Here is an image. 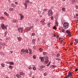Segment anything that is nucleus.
Here are the masks:
<instances>
[{
  "label": "nucleus",
  "instance_id": "4be33fe9",
  "mask_svg": "<svg viewBox=\"0 0 78 78\" xmlns=\"http://www.w3.org/2000/svg\"><path fill=\"white\" fill-rule=\"evenodd\" d=\"M33 70H36V67H35V66H33Z\"/></svg>",
  "mask_w": 78,
  "mask_h": 78
},
{
  "label": "nucleus",
  "instance_id": "c9c22d12",
  "mask_svg": "<svg viewBox=\"0 0 78 78\" xmlns=\"http://www.w3.org/2000/svg\"><path fill=\"white\" fill-rule=\"evenodd\" d=\"M9 68H10V69H12L13 68V66H9Z\"/></svg>",
  "mask_w": 78,
  "mask_h": 78
},
{
  "label": "nucleus",
  "instance_id": "58836bf2",
  "mask_svg": "<svg viewBox=\"0 0 78 78\" xmlns=\"http://www.w3.org/2000/svg\"><path fill=\"white\" fill-rule=\"evenodd\" d=\"M48 62V60H46L44 62L45 64H47Z\"/></svg>",
  "mask_w": 78,
  "mask_h": 78
},
{
  "label": "nucleus",
  "instance_id": "a878e982",
  "mask_svg": "<svg viewBox=\"0 0 78 78\" xmlns=\"http://www.w3.org/2000/svg\"><path fill=\"white\" fill-rule=\"evenodd\" d=\"M43 55H46L47 54V53L46 52H43Z\"/></svg>",
  "mask_w": 78,
  "mask_h": 78
},
{
  "label": "nucleus",
  "instance_id": "79ce46f5",
  "mask_svg": "<svg viewBox=\"0 0 78 78\" xmlns=\"http://www.w3.org/2000/svg\"><path fill=\"white\" fill-rule=\"evenodd\" d=\"M44 76H47V73H44Z\"/></svg>",
  "mask_w": 78,
  "mask_h": 78
},
{
  "label": "nucleus",
  "instance_id": "a19ab883",
  "mask_svg": "<svg viewBox=\"0 0 78 78\" xmlns=\"http://www.w3.org/2000/svg\"><path fill=\"white\" fill-rule=\"evenodd\" d=\"M75 41L76 43H78V39H75Z\"/></svg>",
  "mask_w": 78,
  "mask_h": 78
},
{
  "label": "nucleus",
  "instance_id": "49530a36",
  "mask_svg": "<svg viewBox=\"0 0 78 78\" xmlns=\"http://www.w3.org/2000/svg\"><path fill=\"white\" fill-rule=\"evenodd\" d=\"M15 5H18V2H15Z\"/></svg>",
  "mask_w": 78,
  "mask_h": 78
},
{
  "label": "nucleus",
  "instance_id": "3c124183",
  "mask_svg": "<svg viewBox=\"0 0 78 78\" xmlns=\"http://www.w3.org/2000/svg\"><path fill=\"white\" fill-rule=\"evenodd\" d=\"M32 36H35V34L34 33H32Z\"/></svg>",
  "mask_w": 78,
  "mask_h": 78
},
{
  "label": "nucleus",
  "instance_id": "37998d69",
  "mask_svg": "<svg viewBox=\"0 0 78 78\" xmlns=\"http://www.w3.org/2000/svg\"><path fill=\"white\" fill-rule=\"evenodd\" d=\"M75 8H76V9H78V5H76Z\"/></svg>",
  "mask_w": 78,
  "mask_h": 78
},
{
  "label": "nucleus",
  "instance_id": "4468645a",
  "mask_svg": "<svg viewBox=\"0 0 78 78\" xmlns=\"http://www.w3.org/2000/svg\"><path fill=\"white\" fill-rule=\"evenodd\" d=\"M33 66L31 65L29 66L28 69H30V70H32V69H33Z\"/></svg>",
  "mask_w": 78,
  "mask_h": 78
},
{
  "label": "nucleus",
  "instance_id": "e2e57ef3",
  "mask_svg": "<svg viewBox=\"0 0 78 78\" xmlns=\"http://www.w3.org/2000/svg\"><path fill=\"white\" fill-rule=\"evenodd\" d=\"M72 44H73V42H72L71 43H70V45H72Z\"/></svg>",
  "mask_w": 78,
  "mask_h": 78
},
{
  "label": "nucleus",
  "instance_id": "4d7b16f0",
  "mask_svg": "<svg viewBox=\"0 0 78 78\" xmlns=\"http://www.w3.org/2000/svg\"><path fill=\"white\" fill-rule=\"evenodd\" d=\"M50 64H47V66L48 67V66H50Z\"/></svg>",
  "mask_w": 78,
  "mask_h": 78
},
{
  "label": "nucleus",
  "instance_id": "69168bd1",
  "mask_svg": "<svg viewBox=\"0 0 78 78\" xmlns=\"http://www.w3.org/2000/svg\"><path fill=\"white\" fill-rule=\"evenodd\" d=\"M41 22L42 23L43 22H44V21L43 20H42Z\"/></svg>",
  "mask_w": 78,
  "mask_h": 78
},
{
  "label": "nucleus",
  "instance_id": "0eeeda50",
  "mask_svg": "<svg viewBox=\"0 0 78 78\" xmlns=\"http://www.w3.org/2000/svg\"><path fill=\"white\" fill-rule=\"evenodd\" d=\"M25 49H23L21 50L20 54H21V55H23Z\"/></svg>",
  "mask_w": 78,
  "mask_h": 78
},
{
  "label": "nucleus",
  "instance_id": "9d476101",
  "mask_svg": "<svg viewBox=\"0 0 78 78\" xmlns=\"http://www.w3.org/2000/svg\"><path fill=\"white\" fill-rule=\"evenodd\" d=\"M40 59H41V62H43L44 60V58L41 57H40Z\"/></svg>",
  "mask_w": 78,
  "mask_h": 78
},
{
  "label": "nucleus",
  "instance_id": "8fccbe9b",
  "mask_svg": "<svg viewBox=\"0 0 78 78\" xmlns=\"http://www.w3.org/2000/svg\"><path fill=\"white\" fill-rule=\"evenodd\" d=\"M56 60H58V61H60V59L57 58H56Z\"/></svg>",
  "mask_w": 78,
  "mask_h": 78
},
{
  "label": "nucleus",
  "instance_id": "7ed1b4c3",
  "mask_svg": "<svg viewBox=\"0 0 78 78\" xmlns=\"http://www.w3.org/2000/svg\"><path fill=\"white\" fill-rule=\"evenodd\" d=\"M1 27L2 28V30H4V29H5V30H7V28H6V26H5L4 24H2L1 25Z\"/></svg>",
  "mask_w": 78,
  "mask_h": 78
},
{
  "label": "nucleus",
  "instance_id": "ddd939ff",
  "mask_svg": "<svg viewBox=\"0 0 78 78\" xmlns=\"http://www.w3.org/2000/svg\"><path fill=\"white\" fill-rule=\"evenodd\" d=\"M16 76L18 78H21L22 76H20V74H17L16 75Z\"/></svg>",
  "mask_w": 78,
  "mask_h": 78
},
{
  "label": "nucleus",
  "instance_id": "6e6d98bb",
  "mask_svg": "<svg viewBox=\"0 0 78 78\" xmlns=\"http://www.w3.org/2000/svg\"><path fill=\"white\" fill-rule=\"evenodd\" d=\"M60 43H61V44H62V40H61Z\"/></svg>",
  "mask_w": 78,
  "mask_h": 78
},
{
  "label": "nucleus",
  "instance_id": "e433bc0d",
  "mask_svg": "<svg viewBox=\"0 0 78 78\" xmlns=\"http://www.w3.org/2000/svg\"><path fill=\"white\" fill-rule=\"evenodd\" d=\"M9 64L11 65H13V64H14V62H10Z\"/></svg>",
  "mask_w": 78,
  "mask_h": 78
},
{
  "label": "nucleus",
  "instance_id": "5701e85b",
  "mask_svg": "<svg viewBox=\"0 0 78 78\" xmlns=\"http://www.w3.org/2000/svg\"><path fill=\"white\" fill-rule=\"evenodd\" d=\"M39 50L40 52H41V51H43V49H42V48H40L39 49Z\"/></svg>",
  "mask_w": 78,
  "mask_h": 78
},
{
  "label": "nucleus",
  "instance_id": "c85d7f7f",
  "mask_svg": "<svg viewBox=\"0 0 78 78\" xmlns=\"http://www.w3.org/2000/svg\"><path fill=\"white\" fill-rule=\"evenodd\" d=\"M26 3H28L30 2V1L28 0H26L25 1Z\"/></svg>",
  "mask_w": 78,
  "mask_h": 78
},
{
  "label": "nucleus",
  "instance_id": "5fc2aeb1",
  "mask_svg": "<svg viewBox=\"0 0 78 78\" xmlns=\"http://www.w3.org/2000/svg\"><path fill=\"white\" fill-rule=\"evenodd\" d=\"M33 47H34L33 48H34V49H36V46H34Z\"/></svg>",
  "mask_w": 78,
  "mask_h": 78
},
{
  "label": "nucleus",
  "instance_id": "393cba45",
  "mask_svg": "<svg viewBox=\"0 0 78 78\" xmlns=\"http://www.w3.org/2000/svg\"><path fill=\"white\" fill-rule=\"evenodd\" d=\"M77 1V0H71L72 2L73 3H75V2H76Z\"/></svg>",
  "mask_w": 78,
  "mask_h": 78
},
{
  "label": "nucleus",
  "instance_id": "f704fd0d",
  "mask_svg": "<svg viewBox=\"0 0 78 78\" xmlns=\"http://www.w3.org/2000/svg\"><path fill=\"white\" fill-rule=\"evenodd\" d=\"M43 11L44 12H46V11H47V9H44Z\"/></svg>",
  "mask_w": 78,
  "mask_h": 78
},
{
  "label": "nucleus",
  "instance_id": "338daca9",
  "mask_svg": "<svg viewBox=\"0 0 78 78\" xmlns=\"http://www.w3.org/2000/svg\"><path fill=\"white\" fill-rule=\"evenodd\" d=\"M9 63H10V62H6L7 64H9Z\"/></svg>",
  "mask_w": 78,
  "mask_h": 78
},
{
  "label": "nucleus",
  "instance_id": "f257e3e1",
  "mask_svg": "<svg viewBox=\"0 0 78 78\" xmlns=\"http://www.w3.org/2000/svg\"><path fill=\"white\" fill-rule=\"evenodd\" d=\"M69 27V24L67 23H65L63 24V28L65 29H67Z\"/></svg>",
  "mask_w": 78,
  "mask_h": 78
},
{
  "label": "nucleus",
  "instance_id": "423d86ee",
  "mask_svg": "<svg viewBox=\"0 0 78 78\" xmlns=\"http://www.w3.org/2000/svg\"><path fill=\"white\" fill-rule=\"evenodd\" d=\"M68 74L70 77L72 76V73L71 71H69Z\"/></svg>",
  "mask_w": 78,
  "mask_h": 78
},
{
  "label": "nucleus",
  "instance_id": "f3484780",
  "mask_svg": "<svg viewBox=\"0 0 78 78\" xmlns=\"http://www.w3.org/2000/svg\"><path fill=\"white\" fill-rule=\"evenodd\" d=\"M55 23L56 26H58V21L56 20L55 21Z\"/></svg>",
  "mask_w": 78,
  "mask_h": 78
},
{
  "label": "nucleus",
  "instance_id": "7c9ffc66",
  "mask_svg": "<svg viewBox=\"0 0 78 78\" xmlns=\"http://www.w3.org/2000/svg\"><path fill=\"white\" fill-rule=\"evenodd\" d=\"M18 41H20V40L22 39V38H21V37H18Z\"/></svg>",
  "mask_w": 78,
  "mask_h": 78
},
{
  "label": "nucleus",
  "instance_id": "cd10ccee",
  "mask_svg": "<svg viewBox=\"0 0 78 78\" xmlns=\"http://www.w3.org/2000/svg\"><path fill=\"white\" fill-rule=\"evenodd\" d=\"M48 56H44V59H46V60H47V59H48Z\"/></svg>",
  "mask_w": 78,
  "mask_h": 78
},
{
  "label": "nucleus",
  "instance_id": "aec40b11",
  "mask_svg": "<svg viewBox=\"0 0 78 78\" xmlns=\"http://www.w3.org/2000/svg\"><path fill=\"white\" fill-rule=\"evenodd\" d=\"M4 14L5 16H9V14H8L7 12H4Z\"/></svg>",
  "mask_w": 78,
  "mask_h": 78
},
{
  "label": "nucleus",
  "instance_id": "680f3d73",
  "mask_svg": "<svg viewBox=\"0 0 78 78\" xmlns=\"http://www.w3.org/2000/svg\"><path fill=\"white\" fill-rule=\"evenodd\" d=\"M0 18H1V19H4V17H0Z\"/></svg>",
  "mask_w": 78,
  "mask_h": 78
},
{
  "label": "nucleus",
  "instance_id": "412c9836",
  "mask_svg": "<svg viewBox=\"0 0 78 78\" xmlns=\"http://www.w3.org/2000/svg\"><path fill=\"white\" fill-rule=\"evenodd\" d=\"M28 50H29L30 52L29 53L30 55H31V53H32V50H31L28 49Z\"/></svg>",
  "mask_w": 78,
  "mask_h": 78
},
{
  "label": "nucleus",
  "instance_id": "774afa93",
  "mask_svg": "<svg viewBox=\"0 0 78 78\" xmlns=\"http://www.w3.org/2000/svg\"><path fill=\"white\" fill-rule=\"evenodd\" d=\"M75 70V71H77L78 70V69H76Z\"/></svg>",
  "mask_w": 78,
  "mask_h": 78
},
{
  "label": "nucleus",
  "instance_id": "052dcab7",
  "mask_svg": "<svg viewBox=\"0 0 78 78\" xmlns=\"http://www.w3.org/2000/svg\"><path fill=\"white\" fill-rule=\"evenodd\" d=\"M10 51L11 53V54H12L13 53V51Z\"/></svg>",
  "mask_w": 78,
  "mask_h": 78
},
{
  "label": "nucleus",
  "instance_id": "72a5a7b5",
  "mask_svg": "<svg viewBox=\"0 0 78 78\" xmlns=\"http://www.w3.org/2000/svg\"><path fill=\"white\" fill-rule=\"evenodd\" d=\"M45 67V66H40V68H41V69L44 68Z\"/></svg>",
  "mask_w": 78,
  "mask_h": 78
},
{
  "label": "nucleus",
  "instance_id": "0e129e2a",
  "mask_svg": "<svg viewBox=\"0 0 78 78\" xmlns=\"http://www.w3.org/2000/svg\"><path fill=\"white\" fill-rule=\"evenodd\" d=\"M58 37H59V36L57 35V39H58Z\"/></svg>",
  "mask_w": 78,
  "mask_h": 78
},
{
  "label": "nucleus",
  "instance_id": "864d4df0",
  "mask_svg": "<svg viewBox=\"0 0 78 78\" xmlns=\"http://www.w3.org/2000/svg\"><path fill=\"white\" fill-rule=\"evenodd\" d=\"M5 45V43H2V45H3V46H4V45Z\"/></svg>",
  "mask_w": 78,
  "mask_h": 78
},
{
  "label": "nucleus",
  "instance_id": "4c0bfd02",
  "mask_svg": "<svg viewBox=\"0 0 78 78\" xmlns=\"http://www.w3.org/2000/svg\"><path fill=\"white\" fill-rule=\"evenodd\" d=\"M60 55V54L59 53H57V55L56 56L57 57H59V56Z\"/></svg>",
  "mask_w": 78,
  "mask_h": 78
},
{
  "label": "nucleus",
  "instance_id": "f03ea898",
  "mask_svg": "<svg viewBox=\"0 0 78 78\" xmlns=\"http://www.w3.org/2000/svg\"><path fill=\"white\" fill-rule=\"evenodd\" d=\"M48 14L49 16H52V15L53 14V12H52V11L51 10H49L48 11Z\"/></svg>",
  "mask_w": 78,
  "mask_h": 78
},
{
  "label": "nucleus",
  "instance_id": "ea45409f",
  "mask_svg": "<svg viewBox=\"0 0 78 78\" xmlns=\"http://www.w3.org/2000/svg\"><path fill=\"white\" fill-rule=\"evenodd\" d=\"M7 33H8V32L6 31L5 34V36H6L7 35Z\"/></svg>",
  "mask_w": 78,
  "mask_h": 78
},
{
  "label": "nucleus",
  "instance_id": "bf43d9fd",
  "mask_svg": "<svg viewBox=\"0 0 78 78\" xmlns=\"http://www.w3.org/2000/svg\"><path fill=\"white\" fill-rule=\"evenodd\" d=\"M2 67H4L5 66V64H4L3 63L2 64Z\"/></svg>",
  "mask_w": 78,
  "mask_h": 78
},
{
  "label": "nucleus",
  "instance_id": "473e14b6",
  "mask_svg": "<svg viewBox=\"0 0 78 78\" xmlns=\"http://www.w3.org/2000/svg\"><path fill=\"white\" fill-rule=\"evenodd\" d=\"M33 58H34V59H36V55H34L33 56Z\"/></svg>",
  "mask_w": 78,
  "mask_h": 78
},
{
  "label": "nucleus",
  "instance_id": "c756f323",
  "mask_svg": "<svg viewBox=\"0 0 78 78\" xmlns=\"http://www.w3.org/2000/svg\"><path fill=\"white\" fill-rule=\"evenodd\" d=\"M12 6L13 7V8H16V5L14 4H12Z\"/></svg>",
  "mask_w": 78,
  "mask_h": 78
},
{
  "label": "nucleus",
  "instance_id": "09e8293b",
  "mask_svg": "<svg viewBox=\"0 0 78 78\" xmlns=\"http://www.w3.org/2000/svg\"><path fill=\"white\" fill-rule=\"evenodd\" d=\"M56 26H55L53 27V29H54V30H55V29H56Z\"/></svg>",
  "mask_w": 78,
  "mask_h": 78
},
{
  "label": "nucleus",
  "instance_id": "c03bdc74",
  "mask_svg": "<svg viewBox=\"0 0 78 78\" xmlns=\"http://www.w3.org/2000/svg\"><path fill=\"white\" fill-rule=\"evenodd\" d=\"M66 77H67V78H68V77L69 76V74H68V75H66Z\"/></svg>",
  "mask_w": 78,
  "mask_h": 78
},
{
  "label": "nucleus",
  "instance_id": "2eb2a0df",
  "mask_svg": "<svg viewBox=\"0 0 78 78\" xmlns=\"http://www.w3.org/2000/svg\"><path fill=\"white\" fill-rule=\"evenodd\" d=\"M25 51L26 53H27V54H28L29 53V51L27 49H26L25 50Z\"/></svg>",
  "mask_w": 78,
  "mask_h": 78
},
{
  "label": "nucleus",
  "instance_id": "b1692460",
  "mask_svg": "<svg viewBox=\"0 0 78 78\" xmlns=\"http://www.w3.org/2000/svg\"><path fill=\"white\" fill-rule=\"evenodd\" d=\"M9 11H14V9H13V8H10L9 9Z\"/></svg>",
  "mask_w": 78,
  "mask_h": 78
},
{
  "label": "nucleus",
  "instance_id": "39448f33",
  "mask_svg": "<svg viewBox=\"0 0 78 78\" xmlns=\"http://www.w3.org/2000/svg\"><path fill=\"white\" fill-rule=\"evenodd\" d=\"M19 15L20 16V20H23V18H24V16L21 13H20Z\"/></svg>",
  "mask_w": 78,
  "mask_h": 78
},
{
  "label": "nucleus",
  "instance_id": "de8ad7c7",
  "mask_svg": "<svg viewBox=\"0 0 78 78\" xmlns=\"http://www.w3.org/2000/svg\"><path fill=\"white\" fill-rule=\"evenodd\" d=\"M62 31L63 33H64V32H65V30H62Z\"/></svg>",
  "mask_w": 78,
  "mask_h": 78
},
{
  "label": "nucleus",
  "instance_id": "a211bd4d",
  "mask_svg": "<svg viewBox=\"0 0 78 78\" xmlns=\"http://www.w3.org/2000/svg\"><path fill=\"white\" fill-rule=\"evenodd\" d=\"M32 42L34 44H35V42H36V39H33L32 40Z\"/></svg>",
  "mask_w": 78,
  "mask_h": 78
},
{
  "label": "nucleus",
  "instance_id": "603ef678",
  "mask_svg": "<svg viewBox=\"0 0 78 78\" xmlns=\"http://www.w3.org/2000/svg\"><path fill=\"white\" fill-rule=\"evenodd\" d=\"M45 22H44L42 23V25H44L45 24Z\"/></svg>",
  "mask_w": 78,
  "mask_h": 78
},
{
  "label": "nucleus",
  "instance_id": "a18cd8bd",
  "mask_svg": "<svg viewBox=\"0 0 78 78\" xmlns=\"http://www.w3.org/2000/svg\"><path fill=\"white\" fill-rule=\"evenodd\" d=\"M50 24H51V23H48V25L49 27H50Z\"/></svg>",
  "mask_w": 78,
  "mask_h": 78
},
{
  "label": "nucleus",
  "instance_id": "2f4dec72",
  "mask_svg": "<svg viewBox=\"0 0 78 78\" xmlns=\"http://www.w3.org/2000/svg\"><path fill=\"white\" fill-rule=\"evenodd\" d=\"M17 22V20H13V22H14V23H16Z\"/></svg>",
  "mask_w": 78,
  "mask_h": 78
},
{
  "label": "nucleus",
  "instance_id": "13d9d810",
  "mask_svg": "<svg viewBox=\"0 0 78 78\" xmlns=\"http://www.w3.org/2000/svg\"><path fill=\"white\" fill-rule=\"evenodd\" d=\"M53 18H54L53 17H51V20H53Z\"/></svg>",
  "mask_w": 78,
  "mask_h": 78
},
{
  "label": "nucleus",
  "instance_id": "dca6fc26",
  "mask_svg": "<svg viewBox=\"0 0 78 78\" xmlns=\"http://www.w3.org/2000/svg\"><path fill=\"white\" fill-rule=\"evenodd\" d=\"M50 68H53L55 69V68L56 67V66L55 65H52L50 66Z\"/></svg>",
  "mask_w": 78,
  "mask_h": 78
},
{
  "label": "nucleus",
  "instance_id": "f8f14e48",
  "mask_svg": "<svg viewBox=\"0 0 78 78\" xmlns=\"http://www.w3.org/2000/svg\"><path fill=\"white\" fill-rule=\"evenodd\" d=\"M74 18H75L76 19H78V14L76 13V15H75L74 16Z\"/></svg>",
  "mask_w": 78,
  "mask_h": 78
},
{
  "label": "nucleus",
  "instance_id": "bb28decb",
  "mask_svg": "<svg viewBox=\"0 0 78 78\" xmlns=\"http://www.w3.org/2000/svg\"><path fill=\"white\" fill-rule=\"evenodd\" d=\"M62 10L63 11H64V12H65V11H66V9L64 8H62Z\"/></svg>",
  "mask_w": 78,
  "mask_h": 78
},
{
  "label": "nucleus",
  "instance_id": "9b49d317",
  "mask_svg": "<svg viewBox=\"0 0 78 78\" xmlns=\"http://www.w3.org/2000/svg\"><path fill=\"white\" fill-rule=\"evenodd\" d=\"M24 5L25 6V9H27V3H24Z\"/></svg>",
  "mask_w": 78,
  "mask_h": 78
},
{
  "label": "nucleus",
  "instance_id": "1a4fd4ad",
  "mask_svg": "<svg viewBox=\"0 0 78 78\" xmlns=\"http://www.w3.org/2000/svg\"><path fill=\"white\" fill-rule=\"evenodd\" d=\"M32 27H33V26L30 27H28L27 28H26V30H27L28 31H30V30H31V29L32 28Z\"/></svg>",
  "mask_w": 78,
  "mask_h": 78
},
{
  "label": "nucleus",
  "instance_id": "6e6552de",
  "mask_svg": "<svg viewBox=\"0 0 78 78\" xmlns=\"http://www.w3.org/2000/svg\"><path fill=\"white\" fill-rule=\"evenodd\" d=\"M66 33L68 34V36H70V32L69 30H67L66 31Z\"/></svg>",
  "mask_w": 78,
  "mask_h": 78
},
{
  "label": "nucleus",
  "instance_id": "20e7f679",
  "mask_svg": "<svg viewBox=\"0 0 78 78\" xmlns=\"http://www.w3.org/2000/svg\"><path fill=\"white\" fill-rule=\"evenodd\" d=\"M18 31L20 33H23V28H20L18 29Z\"/></svg>",
  "mask_w": 78,
  "mask_h": 78
},
{
  "label": "nucleus",
  "instance_id": "6ab92c4d",
  "mask_svg": "<svg viewBox=\"0 0 78 78\" xmlns=\"http://www.w3.org/2000/svg\"><path fill=\"white\" fill-rule=\"evenodd\" d=\"M20 75H22V76L25 75V73L22 72H20Z\"/></svg>",
  "mask_w": 78,
  "mask_h": 78
}]
</instances>
